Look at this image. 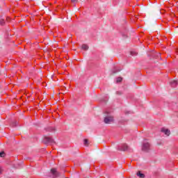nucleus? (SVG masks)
Instances as JSON below:
<instances>
[{
    "mask_svg": "<svg viewBox=\"0 0 178 178\" xmlns=\"http://www.w3.org/2000/svg\"><path fill=\"white\" fill-rule=\"evenodd\" d=\"M151 149V145L148 142H144L142 145V151L144 152H149Z\"/></svg>",
    "mask_w": 178,
    "mask_h": 178,
    "instance_id": "obj_1",
    "label": "nucleus"
},
{
    "mask_svg": "<svg viewBox=\"0 0 178 178\" xmlns=\"http://www.w3.org/2000/svg\"><path fill=\"white\" fill-rule=\"evenodd\" d=\"M104 122L106 124H111V123H113V117L106 116L104 118Z\"/></svg>",
    "mask_w": 178,
    "mask_h": 178,
    "instance_id": "obj_2",
    "label": "nucleus"
},
{
    "mask_svg": "<svg viewBox=\"0 0 178 178\" xmlns=\"http://www.w3.org/2000/svg\"><path fill=\"white\" fill-rule=\"evenodd\" d=\"M161 133H163V134L167 136V137H169V136H170V130H169L168 129L163 127L161 128Z\"/></svg>",
    "mask_w": 178,
    "mask_h": 178,
    "instance_id": "obj_3",
    "label": "nucleus"
},
{
    "mask_svg": "<svg viewBox=\"0 0 178 178\" xmlns=\"http://www.w3.org/2000/svg\"><path fill=\"white\" fill-rule=\"evenodd\" d=\"M120 151H127L129 149V146L126 144H122L118 147Z\"/></svg>",
    "mask_w": 178,
    "mask_h": 178,
    "instance_id": "obj_4",
    "label": "nucleus"
},
{
    "mask_svg": "<svg viewBox=\"0 0 178 178\" xmlns=\"http://www.w3.org/2000/svg\"><path fill=\"white\" fill-rule=\"evenodd\" d=\"M44 143L46 144L50 143L52 144L53 143H54V140L52 139V138H49V137H45L44 138Z\"/></svg>",
    "mask_w": 178,
    "mask_h": 178,
    "instance_id": "obj_5",
    "label": "nucleus"
},
{
    "mask_svg": "<svg viewBox=\"0 0 178 178\" xmlns=\"http://www.w3.org/2000/svg\"><path fill=\"white\" fill-rule=\"evenodd\" d=\"M51 173L53 175L54 177H58V176H59V172H58L55 168L51 170Z\"/></svg>",
    "mask_w": 178,
    "mask_h": 178,
    "instance_id": "obj_6",
    "label": "nucleus"
},
{
    "mask_svg": "<svg viewBox=\"0 0 178 178\" xmlns=\"http://www.w3.org/2000/svg\"><path fill=\"white\" fill-rule=\"evenodd\" d=\"M178 83H177V81H172L170 82V86L171 87H176V86H177Z\"/></svg>",
    "mask_w": 178,
    "mask_h": 178,
    "instance_id": "obj_7",
    "label": "nucleus"
},
{
    "mask_svg": "<svg viewBox=\"0 0 178 178\" xmlns=\"http://www.w3.org/2000/svg\"><path fill=\"white\" fill-rule=\"evenodd\" d=\"M137 176H138V177H140V178H144V177H145V175L144 174L141 173V172H140V171H138V172H137Z\"/></svg>",
    "mask_w": 178,
    "mask_h": 178,
    "instance_id": "obj_8",
    "label": "nucleus"
},
{
    "mask_svg": "<svg viewBox=\"0 0 178 178\" xmlns=\"http://www.w3.org/2000/svg\"><path fill=\"white\" fill-rule=\"evenodd\" d=\"M81 48H82V49H83V51H87L88 49V45H87V44H82Z\"/></svg>",
    "mask_w": 178,
    "mask_h": 178,
    "instance_id": "obj_9",
    "label": "nucleus"
},
{
    "mask_svg": "<svg viewBox=\"0 0 178 178\" xmlns=\"http://www.w3.org/2000/svg\"><path fill=\"white\" fill-rule=\"evenodd\" d=\"M5 24V20L4 19H0V26H3Z\"/></svg>",
    "mask_w": 178,
    "mask_h": 178,
    "instance_id": "obj_10",
    "label": "nucleus"
},
{
    "mask_svg": "<svg viewBox=\"0 0 178 178\" xmlns=\"http://www.w3.org/2000/svg\"><path fill=\"white\" fill-rule=\"evenodd\" d=\"M122 80H123V79L122 77L117 78V83H120L122 81Z\"/></svg>",
    "mask_w": 178,
    "mask_h": 178,
    "instance_id": "obj_11",
    "label": "nucleus"
},
{
    "mask_svg": "<svg viewBox=\"0 0 178 178\" xmlns=\"http://www.w3.org/2000/svg\"><path fill=\"white\" fill-rule=\"evenodd\" d=\"M84 145H86V147L88 145V140L87 139L84 140Z\"/></svg>",
    "mask_w": 178,
    "mask_h": 178,
    "instance_id": "obj_12",
    "label": "nucleus"
},
{
    "mask_svg": "<svg viewBox=\"0 0 178 178\" xmlns=\"http://www.w3.org/2000/svg\"><path fill=\"white\" fill-rule=\"evenodd\" d=\"M131 55L132 56H136V55H137V52H136V51H131Z\"/></svg>",
    "mask_w": 178,
    "mask_h": 178,
    "instance_id": "obj_13",
    "label": "nucleus"
},
{
    "mask_svg": "<svg viewBox=\"0 0 178 178\" xmlns=\"http://www.w3.org/2000/svg\"><path fill=\"white\" fill-rule=\"evenodd\" d=\"M0 156H1V158H4V156H5V152H0Z\"/></svg>",
    "mask_w": 178,
    "mask_h": 178,
    "instance_id": "obj_14",
    "label": "nucleus"
},
{
    "mask_svg": "<svg viewBox=\"0 0 178 178\" xmlns=\"http://www.w3.org/2000/svg\"><path fill=\"white\" fill-rule=\"evenodd\" d=\"M121 70H117V68H115V70L113 71V73H118V72H120Z\"/></svg>",
    "mask_w": 178,
    "mask_h": 178,
    "instance_id": "obj_15",
    "label": "nucleus"
},
{
    "mask_svg": "<svg viewBox=\"0 0 178 178\" xmlns=\"http://www.w3.org/2000/svg\"><path fill=\"white\" fill-rule=\"evenodd\" d=\"M11 126H13V127L17 126V122H13L11 124Z\"/></svg>",
    "mask_w": 178,
    "mask_h": 178,
    "instance_id": "obj_16",
    "label": "nucleus"
},
{
    "mask_svg": "<svg viewBox=\"0 0 178 178\" xmlns=\"http://www.w3.org/2000/svg\"><path fill=\"white\" fill-rule=\"evenodd\" d=\"M48 131H55V129L54 128H49Z\"/></svg>",
    "mask_w": 178,
    "mask_h": 178,
    "instance_id": "obj_17",
    "label": "nucleus"
},
{
    "mask_svg": "<svg viewBox=\"0 0 178 178\" xmlns=\"http://www.w3.org/2000/svg\"><path fill=\"white\" fill-rule=\"evenodd\" d=\"M71 1H72V3H77L78 0H71Z\"/></svg>",
    "mask_w": 178,
    "mask_h": 178,
    "instance_id": "obj_18",
    "label": "nucleus"
},
{
    "mask_svg": "<svg viewBox=\"0 0 178 178\" xmlns=\"http://www.w3.org/2000/svg\"><path fill=\"white\" fill-rule=\"evenodd\" d=\"M2 173V168H0V175Z\"/></svg>",
    "mask_w": 178,
    "mask_h": 178,
    "instance_id": "obj_19",
    "label": "nucleus"
},
{
    "mask_svg": "<svg viewBox=\"0 0 178 178\" xmlns=\"http://www.w3.org/2000/svg\"><path fill=\"white\" fill-rule=\"evenodd\" d=\"M157 56H161V54H158Z\"/></svg>",
    "mask_w": 178,
    "mask_h": 178,
    "instance_id": "obj_20",
    "label": "nucleus"
},
{
    "mask_svg": "<svg viewBox=\"0 0 178 178\" xmlns=\"http://www.w3.org/2000/svg\"><path fill=\"white\" fill-rule=\"evenodd\" d=\"M117 94H121L120 92H117Z\"/></svg>",
    "mask_w": 178,
    "mask_h": 178,
    "instance_id": "obj_21",
    "label": "nucleus"
}]
</instances>
